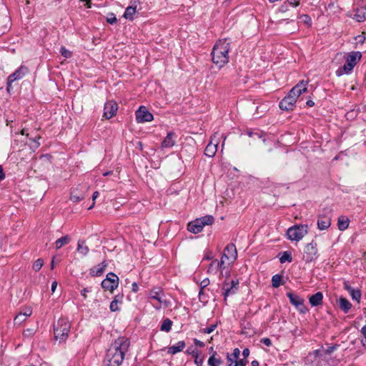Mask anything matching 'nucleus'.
I'll list each match as a JSON object with an SVG mask.
<instances>
[{
	"instance_id": "1",
	"label": "nucleus",
	"mask_w": 366,
	"mask_h": 366,
	"mask_svg": "<svg viewBox=\"0 0 366 366\" xmlns=\"http://www.w3.org/2000/svg\"><path fill=\"white\" fill-rule=\"evenodd\" d=\"M129 340L124 337L117 338L109 347L103 361V366H120L128 352Z\"/></svg>"
},
{
	"instance_id": "2",
	"label": "nucleus",
	"mask_w": 366,
	"mask_h": 366,
	"mask_svg": "<svg viewBox=\"0 0 366 366\" xmlns=\"http://www.w3.org/2000/svg\"><path fill=\"white\" fill-rule=\"evenodd\" d=\"M230 41L227 39H219L214 44L212 54V62L219 68L223 67L229 62Z\"/></svg>"
},
{
	"instance_id": "3",
	"label": "nucleus",
	"mask_w": 366,
	"mask_h": 366,
	"mask_svg": "<svg viewBox=\"0 0 366 366\" xmlns=\"http://www.w3.org/2000/svg\"><path fill=\"white\" fill-rule=\"evenodd\" d=\"M362 54L360 51H352L346 56V61L342 66L339 67L335 74L337 76H340L345 74H348L352 72L355 66L360 60Z\"/></svg>"
},
{
	"instance_id": "4",
	"label": "nucleus",
	"mask_w": 366,
	"mask_h": 366,
	"mask_svg": "<svg viewBox=\"0 0 366 366\" xmlns=\"http://www.w3.org/2000/svg\"><path fill=\"white\" fill-rule=\"evenodd\" d=\"M71 324L66 318H60L56 324L54 325V337L59 342L66 341L69 336L70 331Z\"/></svg>"
},
{
	"instance_id": "5",
	"label": "nucleus",
	"mask_w": 366,
	"mask_h": 366,
	"mask_svg": "<svg viewBox=\"0 0 366 366\" xmlns=\"http://www.w3.org/2000/svg\"><path fill=\"white\" fill-rule=\"evenodd\" d=\"M213 222L214 217L212 215H206L189 222L187 230L193 234H198L202 231L204 226L211 225Z\"/></svg>"
},
{
	"instance_id": "6",
	"label": "nucleus",
	"mask_w": 366,
	"mask_h": 366,
	"mask_svg": "<svg viewBox=\"0 0 366 366\" xmlns=\"http://www.w3.org/2000/svg\"><path fill=\"white\" fill-rule=\"evenodd\" d=\"M307 234V224L295 225L293 227H290L287 232L288 239L292 241H300Z\"/></svg>"
},
{
	"instance_id": "7",
	"label": "nucleus",
	"mask_w": 366,
	"mask_h": 366,
	"mask_svg": "<svg viewBox=\"0 0 366 366\" xmlns=\"http://www.w3.org/2000/svg\"><path fill=\"white\" fill-rule=\"evenodd\" d=\"M318 257V249L317 243L312 241L306 244L304 249L303 260L306 262H311Z\"/></svg>"
},
{
	"instance_id": "8",
	"label": "nucleus",
	"mask_w": 366,
	"mask_h": 366,
	"mask_svg": "<svg viewBox=\"0 0 366 366\" xmlns=\"http://www.w3.org/2000/svg\"><path fill=\"white\" fill-rule=\"evenodd\" d=\"M119 285V277L113 272L107 274V277L102 282V287L105 290L113 292L117 288Z\"/></svg>"
},
{
	"instance_id": "9",
	"label": "nucleus",
	"mask_w": 366,
	"mask_h": 366,
	"mask_svg": "<svg viewBox=\"0 0 366 366\" xmlns=\"http://www.w3.org/2000/svg\"><path fill=\"white\" fill-rule=\"evenodd\" d=\"M27 67L25 66H21L14 73L10 74L7 78V86L6 90L9 93L11 88V84L14 81L18 79H22L25 74L27 72Z\"/></svg>"
},
{
	"instance_id": "10",
	"label": "nucleus",
	"mask_w": 366,
	"mask_h": 366,
	"mask_svg": "<svg viewBox=\"0 0 366 366\" xmlns=\"http://www.w3.org/2000/svg\"><path fill=\"white\" fill-rule=\"evenodd\" d=\"M239 289V280H232L230 285L224 282L222 285L223 295H224V301L226 302L227 297L229 295L235 294Z\"/></svg>"
},
{
	"instance_id": "11",
	"label": "nucleus",
	"mask_w": 366,
	"mask_h": 366,
	"mask_svg": "<svg viewBox=\"0 0 366 366\" xmlns=\"http://www.w3.org/2000/svg\"><path fill=\"white\" fill-rule=\"evenodd\" d=\"M153 119V114L144 106H141L136 112V120L138 123L152 122Z\"/></svg>"
},
{
	"instance_id": "12",
	"label": "nucleus",
	"mask_w": 366,
	"mask_h": 366,
	"mask_svg": "<svg viewBox=\"0 0 366 366\" xmlns=\"http://www.w3.org/2000/svg\"><path fill=\"white\" fill-rule=\"evenodd\" d=\"M307 81L302 80L290 91L289 94L297 101V98L307 90Z\"/></svg>"
},
{
	"instance_id": "13",
	"label": "nucleus",
	"mask_w": 366,
	"mask_h": 366,
	"mask_svg": "<svg viewBox=\"0 0 366 366\" xmlns=\"http://www.w3.org/2000/svg\"><path fill=\"white\" fill-rule=\"evenodd\" d=\"M118 109L117 104L114 101H108L104 104V117L107 119H109L116 115Z\"/></svg>"
},
{
	"instance_id": "14",
	"label": "nucleus",
	"mask_w": 366,
	"mask_h": 366,
	"mask_svg": "<svg viewBox=\"0 0 366 366\" xmlns=\"http://www.w3.org/2000/svg\"><path fill=\"white\" fill-rule=\"evenodd\" d=\"M164 297V294L163 290L160 287H154L152 288L149 293V297L152 300H155L159 302V305L154 306V307L157 310L161 308V304L163 302V297Z\"/></svg>"
},
{
	"instance_id": "15",
	"label": "nucleus",
	"mask_w": 366,
	"mask_h": 366,
	"mask_svg": "<svg viewBox=\"0 0 366 366\" xmlns=\"http://www.w3.org/2000/svg\"><path fill=\"white\" fill-rule=\"evenodd\" d=\"M297 101L294 97H291L289 94L287 97L282 99L279 104V107L282 110L290 111L292 110Z\"/></svg>"
},
{
	"instance_id": "16",
	"label": "nucleus",
	"mask_w": 366,
	"mask_h": 366,
	"mask_svg": "<svg viewBox=\"0 0 366 366\" xmlns=\"http://www.w3.org/2000/svg\"><path fill=\"white\" fill-rule=\"evenodd\" d=\"M343 288L346 291L349 292L352 299L357 302V303L360 302L362 292L360 289H355L351 287L347 282H345L343 283Z\"/></svg>"
},
{
	"instance_id": "17",
	"label": "nucleus",
	"mask_w": 366,
	"mask_h": 366,
	"mask_svg": "<svg viewBox=\"0 0 366 366\" xmlns=\"http://www.w3.org/2000/svg\"><path fill=\"white\" fill-rule=\"evenodd\" d=\"M237 252L236 246L232 243L227 244L222 254V258L232 259V261H234L237 258Z\"/></svg>"
},
{
	"instance_id": "18",
	"label": "nucleus",
	"mask_w": 366,
	"mask_h": 366,
	"mask_svg": "<svg viewBox=\"0 0 366 366\" xmlns=\"http://www.w3.org/2000/svg\"><path fill=\"white\" fill-rule=\"evenodd\" d=\"M331 225V219L326 214L319 215L317 219V227L320 230H325Z\"/></svg>"
},
{
	"instance_id": "19",
	"label": "nucleus",
	"mask_w": 366,
	"mask_h": 366,
	"mask_svg": "<svg viewBox=\"0 0 366 366\" xmlns=\"http://www.w3.org/2000/svg\"><path fill=\"white\" fill-rule=\"evenodd\" d=\"M175 137L176 134L173 132H169L167 133L166 137L164 139V140L162 142V148H171L172 147L176 142H175Z\"/></svg>"
},
{
	"instance_id": "20",
	"label": "nucleus",
	"mask_w": 366,
	"mask_h": 366,
	"mask_svg": "<svg viewBox=\"0 0 366 366\" xmlns=\"http://www.w3.org/2000/svg\"><path fill=\"white\" fill-rule=\"evenodd\" d=\"M353 19L358 22H362L366 19V7L360 6L354 9Z\"/></svg>"
},
{
	"instance_id": "21",
	"label": "nucleus",
	"mask_w": 366,
	"mask_h": 366,
	"mask_svg": "<svg viewBox=\"0 0 366 366\" xmlns=\"http://www.w3.org/2000/svg\"><path fill=\"white\" fill-rule=\"evenodd\" d=\"M337 304L340 310L345 313L347 314L352 308L351 302L345 297H340L337 300Z\"/></svg>"
},
{
	"instance_id": "22",
	"label": "nucleus",
	"mask_w": 366,
	"mask_h": 366,
	"mask_svg": "<svg viewBox=\"0 0 366 366\" xmlns=\"http://www.w3.org/2000/svg\"><path fill=\"white\" fill-rule=\"evenodd\" d=\"M309 302L312 307H317L322 305L323 295L321 292H317L309 298Z\"/></svg>"
},
{
	"instance_id": "23",
	"label": "nucleus",
	"mask_w": 366,
	"mask_h": 366,
	"mask_svg": "<svg viewBox=\"0 0 366 366\" xmlns=\"http://www.w3.org/2000/svg\"><path fill=\"white\" fill-rule=\"evenodd\" d=\"M186 346L184 341H179L175 345L168 347L167 353L170 355H175L182 351Z\"/></svg>"
},
{
	"instance_id": "24",
	"label": "nucleus",
	"mask_w": 366,
	"mask_h": 366,
	"mask_svg": "<svg viewBox=\"0 0 366 366\" xmlns=\"http://www.w3.org/2000/svg\"><path fill=\"white\" fill-rule=\"evenodd\" d=\"M207 363L209 366H220L223 363V361L217 352H213L209 357Z\"/></svg>"
},
{
	"instance_id": "25",
	"label": "nucleus",
	"mask_w": 366,
	"mask_h": 366,
	"mask_svg": "<svg viewBox=\"0 0 366 366\" xmlns=\"http://www.w3.org/2000/svg\"><path fill=\"white\" fill-rule=\"evenodd\" d=\"M218 142L213 144L210 142L204 149V154L209 157H213L217 151Z\"/></svg>"
},
{
	"instance_id": "26",
	"label": "nucleus",
	"mask_w": 366,
	"mask_h": 366,
	"mask_svg": "<svg viewBox=\"0 0 366 366\" xmlns=\"http://www.w3.org/2000/svg\"><path fill=\"white\" fill-rule=\"evenodd\" d=\"M76 250L79 254H81L84 257L86 256L89 252V249L86 245L84 240L78 241Z\"/></svg>"
},
{
	"instance_id": "27",
	"label": "nucleus",
	"mask_w": 366,
	"mask_h": 366,
	"mask_svg": "<svg viewBox=\"0 0 366 366\" xmlns=\"http://www.w3.org/2000/svg\"><path fill=\"white\" fill-rule=\"evenodd\" d=\"M136 11H137L136 6H129L126 9L123 16L127 19L132 21L134 19V14L136 13Z\"/></svg>"
},
{
	"instance_id": "28",
	"label": "nucleus",
	"mask_w": 366,
	"mask_h": 366,
	"mask_svg": "<svg viewBox=\"0 0 366 366\" xmlns=\"http://www.w3.org/2000/svg\"><path fill=\"white\" fill-rule=\"evenodd\" d=\"M350 220L345 217H340L338 218L337 226L338 229L341 231H344L348 228Z\"/></svg>"
},
{
	"instance_id": "29",
	"label": "nucleus",
	"mask_w": 366,
	"mask_h": 366,
	"mask_svg": "<svg viewBox=\"0 0 366 366\" xmlns=\"http://www.w3.org/2000/svg\"><path fill=\"white\" fill-rule=\"evenodd\" d=\"M85 198V195L84 193H79L77 189L73 190L71 192L70 199L73 202H79L83 200Z\"/></svg>"
},
{
	"instance_id": "30",
	"label": "nucleus",
	"mask_w": 366,
	"mask_h": 366,
	"mask_svg": "<svg viewBox=\"0 0 366 366\" xmlns=\"http://www.w3.org/2000/svg\"><path fill=\"white\" fill-rule=\"evenodd\" d=\"M70 241V238L68 235L64 236L61 238H59L56 240L55 244H56V249H59L61 247H62L64 245L67 244Z\"/></svg>"
},
{
	"instance_id": "31",
	"label": "nucleus",
	"mask_w": 366,
	"mask_h": 366,
	"mask_svg": "<svg viewBox=\"0 0 366 366\" xmlns=\"http://www.w3.org/2000/svg\"><path fill=\"white\" fill-rule=\"evenodd\" d=\"M172 324L173 322L170 319L166 318L162 321L160 330L169 332L172 329Z\"/></svg>"
},
{
	"instance_id": "32",
	"label": "nucleus",
	"mask_w": 366,
	"mask_h": 366,
	"mask_svg": "<svg viewBox=\"0 0 366 366\" xmlns=\"http://www.w3.org/2000/svg\"><path fill=\"white\" fill-rule=\"evenodd\" d=\"M287 297L289 298L290 303L294 306L298 305V303H300L303 300L300 296L295 295L292 292H287Z\"/></svg>"
},
{
	"instance_id": "33",
	"label": "nucleus",
	"mask_w": 366,
	"mask_h": 366,
	"mask_svg": "<svg viewBox=\"0 0 366 366\" xmlns=\"http://www.w3.org/2000/svg\"><path fill=\"white\" fill-rule=\"evenodd\" d=\"M219 269V261L217 259H214L210 263L207 269V272L209 274H216Z\"/></svg>"
},
{
	"instance_id": "34",
	"label": "nucleus",
	"mask_w": 366,
	"mask_h": 366,
	"mask_svg": "<svg viewBox=\"0 0 366 366\" xmlns=\"http://www.w3.org/2000/svg\"><path fill=\"white\" fill-rule=\"evenodd\" d=\"M240 354V351L238 348H235L232 354H227V362H235L237 361Z\"/></svg>"
},
{
	"instance_id": "35",
	"label": "nucleus",
	"mask_w": 366,
	"mask_h": 366,
	"mask_svg": "<svg viewBox=\"0 0 366 366\" xmlns=\"http://www.w3.org/2000/svg\"><path fill=\"white\" fill-rule=\"evenodd\" d=\"M300 22L307 25L308 27L312 26V19L308 14H301L297 16Z\"/></svg>"
},
{
	"instance_id": "36",
	"label": "nucleus",
	"mask_w": 366,
	"mask_h": 366,
	"mask_svg": "<svg viewBox=\"0 0 366 366\" xmlns=\"http://www.w3.org/2000/svg\"><path fill=\"white\" fill-rule=\"evenodd\" d=\"M292 261V254L289 251H285L282 253L280 258V262L283 264L286 262H291Z\"/></svg>"
},
{
	"instance_id": "37",
	"label": "nucleus",
	"mask_w": 366,
	"mask_h": 366,
	"mask_svg": "<svg viewBox=\"0 0 366 366\" xmlns=\"http://www.w3.org/2000/svg\"><path fill=\"white\" fill-rule=\"evenodd\" d=\"M282 278V275L274 274L272 278V287L274 288L279 287L282 285V283H281Z\"/></svg>"
},
{
	"instance_id": "38",
	"label": "nucleus",
	"mask_w": 366,
	"mask_h": 366,
	"mask_svg": "<svg viewBox=\"0 0 366 366\" xmlns=\"http://www.w3.org/2000/svg\"><path fill=\"white\" fill-rule=\"evenodd\" d=\"M103 272L102 267H100L99 264L90 269V274L94 277L101 276Z\"/></svg>"
},
{
	"instance_id": "39",
	"label": "nucleus",
	"mask_w": 366,
	"mask_h": 366,
	"mask_svg": "<svg viewBox=\"0 0 366 366\" xmlns=\"http://www.w3.org/2000/svg\"><path fill=\"white\" fill-rule=\"evenodd\" d=\"M295 307L301 314H305L309 311L308 308L304 304V299Z\"/></svg>"
},
{
	"instance_id": "40",
	"label": "nucleus",
	"mask_w": 366,
	"mask_h": 366,
	"mask_svg": "<svg viewBox=\"0 0 366 366\" xmlns=\"http://www.w3.org/2000/svg\"><path fill=\"white\" fill-rule=\"evenodd\" d=\"M295 307L301 314H305L309 311L308 308L304 304V299Z\"/></svg>"
},
{
	"instance_id": "41",
	"label": "nucleus",
	"mask_w": 366,
	"mask_h": 366,
	"mask_svg": "<svg viewBox=\"0 0 366 366\" xmlns=\"http://www.w3.org/2000/svg\"><path fill=\"white\" fill-rule=\"evenodd\" d=\"M26 320V318L25 317V316L24 315V314L22 312H19L15 317H14V324L15 325H21L25 320Z\"/></svg>"
},
{
	"instance_id": "42",
	"label": "nucleus",
	"mask_w": 366,
	"mask_h": 366,
	"mask_svg": "<svg viewBox=\"0 0 366 366\" xmlns=\"http://www.w3.org/2000/svg\"><path fill=\"white\" fill-rule=\"evenodd\" d=\"M247 134L249 137L255 138H262L264 135V133L261 131H248Z\"/></svg>"
},
{
	"instance_id": "43",
	"label": "nucleus",
	"mask_w": 366,
	"mask_h": 366,
	"mask_svg": "<svg viewBox=\"0 0 366 366\" xmlns=\"http://www.w3.org/2000/svg\"><path fill=\"white\" fill-rule=\"evenodd\" d=\"M59 52L66 59H69V58H71L72 56V52L70 51L69 50H68L67 49H66L65 46H62L60 48Z\"/></svg>"
},
{
	"instance_id": "44",
	"label": "nucleus",
	"mask_w": 366,
	"mask_h": 366,
	"mask_svg": "<svg viewBox=\"0 0 366 366\" xmlns=\"http://www.w3.org/2000/svg\"><path fill=\"white\" fill-rule=\"evenodd\" d=\"M43 264H44L43 259L41 258H39L34 262L33 266H32L33 269L35 271H39L41 269Z\"/></svg>"
},
{
	"instance_id": "45",
	"label": "nucleus",
	"mask_w": 366,
	"mask_h": 366,
	"mask_svg": "<svg viewBox=\"0 0 366 366\" xmlns=\"http://www.w3.org/2000/svg\"><path fill=\"white\" fill-rule=\"evenodd\" d=\"M217 324H212L208 327L201 329L199 331L202 333L210 334L217 328Z\"/></svg>"
},
{
	"instance_id": "46",
	"label": "nucleus",
	"mask_w": 366,
	"mask_h": 366,
	"mask_svg": "<svg viewBox=\"0 0 366 366\" xmlns=\"http://www.w3.org/2000/svg\"><path fill=\"white\" fill-rule=\"evenodd\" d=\"M118 302H117V298H114V300L111 302L109 305V309L112 312H117L119 310L118 307Z\"/></svg>"
},
{
	"instance_id": "47",
	"label": "nucleus",
	"mask_w": 366,
	"mask_h": 366,
	"mask_svg": "<svg viewBox=\"0 0 366 366\" xmlns=\"http://www.w3.org/2000/svg\"><path fill=\"white\" fill-rule=\"evenodd\" d=\"M35 334V330L33 328H28L25 330L23 332V336L24 337H31Z\"/></svg>"
},
{
	"instance_id": "48",
	"label": "nucleus",
	"mask_w": 366,
	"mask_h": 366,
	"mask_svg": "<svg viewBox=\"0 0 366 366\" xmlns=\"http://www.w3.org/2000/svg\"><path fill=\"white\" fill-rule=\"evenodd\" d=\"M107 21L110 24H114L117 21L115 14L113 13L109 14L108 16L107 17Z\"/></svg>"
},
{
	"instance_id": "49",
	"label": "nucleus",
	"mask_w": 366,
	"mask_h": 366,
	"mask_svg": "<svg viewBox=\"0 0 366 366\" xmlns=\"http://www.w3.org/2000/svg\"><path fill=\"white\" fill-rule=\"evenodd\" d=\"M186 352L189 355H192L194 357L198 356V351L196 348L189 347Z\"/></svg>"
},
{
	"instance_id": "50",
	"label": "nucleus",
	"mask_w": 366,
	"mask_h": 366,
	"mask_svg": "<svg viewBox=\"0 0 366 366\" xmlns=\"http://www.w3.org/2000/svg\"><path fill=\"white\" fill-rule=\"evenodd\" d=\"M338 345H334L332 346H330L328 347L325 350V354L327 355H330L332 354L335 350H337Z\"/></svg>"
},
{
	"instance_id": "51",
	"label": "nucleus",
	"mask_w": 366,
	"mask_h": 366,
	"mask_svg": "<svg viewBox=\"0 0 366 366\" xmlns=\"http://www.w3.org/2000/svg\"><path fill=\"white\" fill-rule=\"evenodd\" d=\"M209 283H210V281L208 278L204 279L200 282V287H201L200 290H204L205 287H207L209 285Z\"/></svg>"
},
{
	"instance_id": "52",
	"label": "nucleus",
	"mask_w": 366,
	"mask_h": 366,
	"mask_svg": "<svg viewBox=\"0 0 366 366\" xmlns=\"http://www.w3.org/2000/svg\"><path fill=\"white\" fill-rule=\"evenodd\" d=\"M199 299L201 302H207V300H206V295L205 293L204 292V290H200L199 292Z\"/></svg>"
},
{
	"instance_id": "53",
	"label": "nucleus",
	"mask_w": 366,
	"mask_h": 366,
	"mask_svg": "<svg viewBox=\"0 0 366 366\" xmlns=\"http://www.w3.org/2000/svg\"><path fill=\"white\" fill-rule=\"evenodd\" d=\"M204 362L203 358H199V355L194 357V363L197 366H202Z\"/></svg>"
},
{
	"instance_id": "54",
	"label": "nucleus",
	"mask_w": 366,
	"mask_h": 366,
	"mask_svg": "<svg viewBox=\"0 0 366 366\" xmlns=\"http://www.w3.org/2000/svg\"><path fill=\"white\" fill-rule=\"evenodd\" d=\"M98 196H99V192L96 191V192H94L93 193V194H92L93 203H92V204L90 207H88V209H91L92 208L94 207V201L98 197Z\"/></svg>"
},
{
	"instance_id": "55",
	"label": "nucleus",
	"mask_w": 366,
	"mask_h": 366,
	"mask_svg": "<svg viewBox=\"0 0 366 366\" xmlns=\"http://www.w3.org/2000/svg\"><path fill=\"white\" fill-rule=\"evenodd\" d=\"M261 342L265 345L266 346H270L272 345V341L269 338L264 337L261 340Z\"/></svg>"
},
{
	"instance_id": "56",
	"label": "nucleus",
	"mask_w": 366,
	"mask_h": 366,
	"mask_svg": "<svg viewBox=\"0 0 366 366\" xmlns=\"http://www.w3.org/2000/svg\"><path fill=\"white\" fill-rule=\"evenodd\" d=\"M361 333L365 338V342L362 341V344L365 347H366V325L361 329Z\"/></svg>"
},
{
	"instance_id": "57",
	"label": "nucleus",
	"mask_w": 366,
	"mask_h": 366,
	"mask_svg": "<svg viewBox=\"0 0 366 366\" xmlns=\"http://www.w3.org/2000/svg\"><path fill=\"white\" fill-rule=\"evenodd\" d=\"M91 291V288H84L82 290H81V295L84 297V299H86V293L90 292Z\"/></svg>"
},
{
	"instance_id": "58",
	"label": "nucleus",
	"mask_w": 366,
	"mask_h": 366,
	"mask_svg": "<svg viewBox=\"0 0 366 366\" xmlns=\"http://www.w3.org/2000/svg\"><path fill=\"white\" fill-rule=\"evenodd\" d=\"M247 362L248 361L244 358L237 361V366H245Z\"/></svg>"
},
{
	"instance_id": "59",
	"label": "nucleus",
	"mask_w": 366,
	"mask_h": 366,
	"mask_svg": "<svg viewBox=\"0 0 366 366\" xmlns=\"http://www.w3.org/2000/svg\"><path fill=\"white\" fill-rule=\"evenodd\" d=\"M194 343L196 346L204 347L205 346L204 343L197 339H194Z\"/></svg>"
},
{
	"instance_id": "60",
	"label": "nucleus",
	"mask_w": 366,
	"mask_h": 366,
	"mask_svg": "<svg viewBox=\"0 0 366 366\" xmlns=\"http://www.w3.org/2000/svg\"><path fill=\"white\" fill-rule=\"evenodd\" d=\"M337 7V4H336V2L335 1H332L330 2V4H328L327 6V10H332L333 9H335Z\"/></svg>"
},
{
	"instance_id": "61",
	"label": "nucleus",
	"mask_w": 366,
	"mask_h": 366,
	"mask_svg": "<svg viewBox=\"0 0 366 366\" xmlns=\"http://www.w3.org/2000/svg\"><path fill=\"white\" fill-rule=\"evenodd\" d=\"M288 10V6L287 4H283L279 8V11L281 13H285Z\"/></svg>"
},
{
	"instance_id": "62",
	"label": "nucleus",
	"mask_w": 366,
	"mask_h": 366,
	"mask_svg": "<svg viewBox=\"0 0 366 366\" xmlns=\"http://www.w3.org/2000/svg\"><path fill=\"white\" fill-rule=\"evenodd\" d=\"M212 258H213V256L212 254V252H207V253L205 254L203 259L211 260Z\"/></svg>"
},
{
	"instance_id": "63",
	"label": "nucleus",
	"mask_w": 366,
	"mask_h": 366,
	"mask_svg": "<svg viewBox=\"0 0 366 366\" xmlns=\"http://www.w3.org/2000/svg\"><path fill=\"white\" fill-rule=\"evenodd\" d=\"M290 5L293 6H297L300 4V0H287Z\"/></svg>"
},
{
	"instance_id": "64",
	"label": "nucleus",
	"mask_w": 366,
	"mask_h": 366,
	"mask_svg": "<svg viewBox=\"0 0 366 366\" xmlns=\"http://www.w3.org/2000/svg\"><path fill=\"white\" fill-rule=\"evenodd\" d=\"M132 290L134 292H137L139 290V286L137 282H133L132 285Z\"/></svg>"
}]
</instances>
